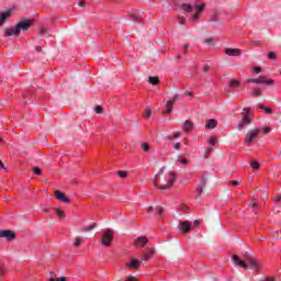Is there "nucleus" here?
Listing matches in <instances>:
<instances>
[{
	"label": "nucleus",
	"mask_w": 281,
	"mask_h": 281,
	"mask_svg": "<svg viewBox=\"0 0 281 281\" xmlns=\"http://www.w3.org/2000/svg\"><path fill=\"white\" fill-rule=\"evenodd\" d=\"M204 43H212V38L204 40Z\"/></svg>",
	"instance_id": "nucleus-62"
},
{
	"label": "nucleus",
	"mask_w": 281,
	"mask_h": 281,
	"mask_svg": "<svg viewBox=\"0 0 281 281\" xmlns=\"http://www.w3.org/2000/svg\"><path fill=\"white\" fill-rule=\"evenodd\" d=\"M195 192H196V196H195V199H199V196H201V194H203V189H201L200 187H196L195 188Z\"/></svg>",
	"instance_id": "nucleus-34"
},
{
	"label": "nucleus",
	"mask_w": 281,
	"mask_h": 281,
	"mask_svg": "<svg viewBox=\"0 0 281 281\" xmlns=\"http://www.w3.org/2000/svg\"><path fill=\"white\" fill-rule=\"evenodd\" d=\"M142 262H139L137 259L132 258L131 262L127 265L128 269H139Z\"/></svg>",
	"instance_id": "nucleus-12"
},
{
	"label": "nucleus",
	"mask_w": 281,
	"mask_h": 281,
	"mask_svg": "<svg viewBox=\"0 0 281 281\" xmlns=\"http://www.w3.org/2000/svg\"><path fill=\"white\" fill-rule=\"evenodd\" d=\"M246 82H252L255 85H262L265 82V79H262V77L250 78V79H247Z\"/></svg>",
	"instance_id": "nucleus-18"
},
{
	"label": "nucleus",
	"mask_w": 281,
	"mask_h": 281,
	"mask_svg": "<svg viewBox=\"0 0 281 281\" xmlns=\"http://www.w3.org/2000/svg\"><path fill=\"white\" fill-rule=\"evenodd\" d=\"M225 54L227 56H240V49H238V48H226Z\"/></svg>",
	"instance_id": "nucleus-11"
},
{
	"label": "nucleus",
	"mask_w": 281,
	"mask_h": 281,
	"mask_svg": "<svg viewBox=\"0 0 281 281\" xmlns=\"http://www.w3.org/2000/svg\"><path fill=\"white\" fill-rule=\"evenodd\" d=\"M156 212L158 213V216H161V214H164V210L161 209H156Z\"/></svg>",
	"instance_id": "nucleus-50"
},
{
	"label": "nucleus",
	"mask_w": 281,
	"mask_h": 281,
	"mask_svg": "<svg viewBox=\"0 0 281 281\" xmlns=\"http://www.w3.org/2000/svg\"><path fill=\"white\" fill-rule=\"evenodd\" d=\"M250 166H251L252 170H258L260 168V162L251 161Z\"/></svg>",
	"instance_id": "nucleus-28"
},
{
	"label": "nucleus",
	"mask_w": 281,
	"mask_h": 281,
	"mask_svg": "<svg viewBox=\"0 0 281 281\" xmlns=\"http://www.w3.org/2000/svg\"><path fill=\"white\" fill-rule=\"evenodd\" d=\"M280 201H281V196L279 195L276 198V203H280Z\"/></svg>",
	"instance_id": "nucleus-60"
},
{
	"label": "nucleus",
	"mask_w": 281,
	"mask_h": 281,
	"mask_svg": "<svg viewBox=\"0 0 281 281\" xmlns=\"http://www.w3.org/2000/svg\"><path fill=\"white\" fill-rule=\"evenodd\" d=\"M193 224L196 225V227H199V225H201V221L195 220V221L193 222Z\"/></svg>",
	"instance_id": "nucleus-55"
},
{
	"label": "nucleus",
	"mask_w": 281,
	"mask_h": 281,
	"mask_svg": "<svg viewBox=\"0 0 281 281\" xmlns=\"http://www.w3.org/2000/svg\"><path fill=\"white\" fill-rule=\"evenodd\" d=\"M257 109H261L262 111H265V113H267L268 115H271V113H273V110L271 108H267L262 104H257Z\"/></svg>",
	"instance_id": "nucleus-20"
},
{
	"label": "nucleus",
	"mask_w": 281,
	"mask_h": 281,
	"mask_svg": "<svg viewBox=\"0 0 281 281\" xmlns=\"http://www.w3.org/2000/svg\"><path fill=\"white\" fill-rule=\"evenodd\" d=\"M10 14H12L11 10L4 11L2 13H0V25L2 23H5V21H8V16H10Z\"/></svg>",
	"instance_id": "nucleus-14"
},
{
	"label": "nucleus",
	"mask_w": 281,
	"mask_h": 281,
	"mask_svg": "<svg viewBox=\"0 0 281 281\" xmlns=\"http://www.w3.org/2000/svg\"><path fill=\"white\" fill-rule=\"evenodd\" d=\"M95 113L100 114L102 113V106L98 105L94 108Z\"/></svg>",
	"instance_id": "nucleus-43"
},
{
	"label": "nucleus",
	"mask_w": 281,
	"mask_h": 281,
	"mask_svg": "<svg viewBox=\"0 0 281 281\" xmlns=\"http://www.w3.org/2000/svg\"><path fill=\"white\" fill-rule=\"evenodd\" d=\"M200 15L199 14H194L191 16V21H199Z\"/></svg>",
	"instance_id": "nucleus-46"
},
{
	"label": "nucleus",
	"mask_w": 281,
	"mask_h": 281,
	"mask_svg": "<svg viewBox=\"0 0 281 281\" xmlns=\"http://www.w3.org/2000/svg\"><path fill=\"white\" fill-rule=\"evenodd\" d=\"M0 170H5V165L2 161H0Z\"/></svg>",
	"instance_id": "nucleus-56"
},
{
	"label": "nucleus",
	"mask_w": 281,
	"mask_h": 281,
	"mask_svg": "<svg viewBox=\"0 0 281 281\" xmlns=\"http://www.w3.org/2000/svg\"><path fill=\"white\" fill-rule=\"evenodd\" d=\"M217 142H218V139H216V138L209 139V144H211L212 146H216Z\"/></svg>",
	"instance_id": "nucleus-38"
},
{
	"label": "nucleus",
	"mask_w": 281,
	"mask_h": 281,
	"mask_svg": "<svg viewBox=\"0 0 281 281\" xmlns=\"http://www.w3.org/2000/svg\"><path fill=\"white\" fill-rule=\"evenodd\" d=\"M111 243H113V231L111 229L103 231L101 245H103V247H111Z\"/></svg>",
	"instance_id": "nucleus-3"
},
{
	"label": "nucleus",
	"mask_w": 281,
	"mask_h": 281,
	"mask_svg": "<svg viewBox=\"0 0 281 281\" xmlns=\"http://www.w3.org/2000/svg\"><path fill=\"white\" fill-rule=\"evenodd\" d=\"M0 238H7V240H14L16 235L11 229H3L0 231Z\"/></svg>",
	"instance_id": "nucleus-6"
},
{
	"label": "nucleus",
	"mask_w": 281,
	"mask_h": 281,
	"mask_svg": "<svg viewBox=\"0 0 281 281\" xmlns=\"http://www.w3.org/2000/svg\"><path fill=\"white\" fill-rule=\"evenodd\" d=\"M203 10H205V4H195V12H203Z\"/></svg>",
	"instance_id": "nucleus-26"
},
{
	"label": "nucleus",
	"mask_w": 281,
	"mask_h": 281,
	"mask_svg": "<svg viewBox=\"0 0 281 281\" xmlns=\"http://www.w3.org/2000/svg\"><path fill=\"white\" fill-rule=\"evenodd\" d=\"M180 229L183 234H188L192 229V223L190 221L180 222L179 223Z\"/></svg>",
	"instance_id": "nucleus-7"
},
{
	"label": "nucleus",
	"mask_w": 281,
	"mask_h": 281,
	"mask_svg": "<svg viewBox=\"0 0 281 281\" xmlns=\"http://www.w3.org/2000/svg\"><path fill=\"white\" fill-rule=\"evenodd\" d=\"M32 92H30V91H25V92H23V100H25L24 101V104H27V100H30V98H32Z\"/></svg>",
	"instance_id": "nucleus-23"
},
{
	"label": "nucleus",
	"mask_w": 281,
	"mask_h": 281,
	"mask_svg": "<svg viewBox=\"0 0 281 281\" xmlns=\"http://www.w3.org/2000/svg\"><path fill=\"white\" fill-rule=\"evenodd\" d=\"M165 170H166V167H161L160 170L158 171V175H164Z\"/></svg>",
	"instance_id": "nucleus-53"
},
{
	"label": "nucleus",
	"mask_w": 281,
	"mask_h": 281,
	"mask_svg": "<svg viewBox=\"0 0 281 281\" xmlns=\"http://www.w3.org/2000/svg\"><path fill=\"white\" fill-rule=\"evenodd\" d=\"M244 256L246 258V261L240 260V257L234 255L232 257L233 263L236 265L237 267H243L244 269H249V267H251V269H258V261L254 260L251 256H249V252H246Z\"/></svg>",
	"instance_id": "nucleus-1"
},
{
	"label": "nucleus",
	"mask_w": 281,
	"mask_h": 281,
	"mask_svg": "<svg viewBox=\"0 0 281 281\" xmlns=\"http://www.w3.org/2000/svg\"><path fill=\"white\" fill-rule=\"evenodd\" d=\"M240 86V82H238L237 80H232L229 82V87H239Z\"/></svg>",
	"instance_id": "nucleus-36"
},
{
	"label": "nucleus",
	"mask_w": 281,
	"mask_h": 281,
	"mask_svg": "<svg viewBox=\"0 0 281 281\" xmlns=\"http://www.w3.org/2000/svg\"><path fill=\"white\" fill-rule=\"evenodd\" d=\"M126 281H137V279H135L133 276H130Z\"/></svg>",
	"instance_id": "nucleus-52"
},
{
	"label": "nucleus",
	"mask_w": 281,
	"mask_h": 281,
	"mask_svg": "<svg viewBox=\"0 0 281 281\" xmlns=\"http://www.w3.org/2000/svg\"><path fill=\"white\" fill-rule=\"evenodd\" d=\"M56 199H58V201H61L63 203H69V198L65 196V193L63 192H58L56 194Z\"/></svg>",
	"instance_id": "nucleus-17"
},
{
	"label": "nucleus",
	"mask_w": 281,
	"mask_h": 281,
	"mask_svg": "<svg viewBox=\"0 0 281 281\" xmlns=\"http://www.w3.org/2000/svg\"><path fill=\"white\" fill-rule=\"evenodd\" d=\"M216 126H218V121L214 119H210L206 121L205 128L213 130V128H216Z\"/></svg>",
	"instance_id": "nucleus-10"
},
{
	"label": "nucleus",
	"mask_w": 281,
	"mask_h": 281,
	"mask_svg": "<svg viewBox=\"0 0 281 281\" xmlns=\"http://www.w3.org/2000/svg\"><path fill=\"white\" fill-rule=\"evenodd\" d=\"M207 184V178L206 177H202L200 179V183L198 184V188H201L202 190H205V186Z\"/></svg>",
	"instance_id": "nucleus-22"
},
{
	"label": "nucleus",
	"mask_w": 281,
	"mask_h": 281,
	"mask_svg": "<svg viewBox=\"0 0 281 281\" xmlns=\"http://www.w3.org/2000/svg\"><path fill=\"white\" fill-rule=\"evenodd\" d=\"M144 117H146L147 120L150 119V108L145 109Z\"/></svg>",
	"instance_id": "nucleus-35"
},
{
	"label": "nucleus",
	"mask_w": 281,
	"mask_h": 281,
	"mask_svg": "<svg viewBox=\"0 0 281 281\" xmlns=\"http://www.w3.org/2000/svg\"><path fill=\"white\" fill-rule=\"evenodd\" d=\"M181 10H183V12H194V7H192V4L183 3Z\"/></svg>",
	"instance_id": "nucleus-19"
},
{
	"label": "nucleus",
	"mask_w": 281,
	"mask_h": 281,
	"mask_svg": "<svg viewBox=\"0 0 281 281\" xmlns=\"http://www.w3.org/2000/svg\"><path fill=\"white\" fill-rule=\"evenodd\" d=\"M252 95H258V97L262 95V91H260V88H255L252 90Z\"/></svg>",
	"instance_id": "nucleus-31"
},
{
	"label": "nucleus",
	"mask_w": 281,
	"mask_h": 281,
	"mask_svg": "<svg viewBox=\"0 0 281 281\" xmlns=\"http://www.w3.org/2000/svg\"><path fill=\"white\" fill-rule=\"evenodd\" d=\"M48 281H67V278L65 277H59L57 279H49Z\"/></svg>",
	"instance_id": "nucleus-41"
},
{
	"label": "nucleus",
	"mask_w": 281,
	"mask_h": 281,
	"mask_svg": "<svg viewBox=\"0 0 281 281\" xmlns=\"http://www.w3.org/2000/svg\"><path fill=\"white\" fill-rule=\"evenodd\" d=\"M173 148H175V150H179V148H181V144L180 143H176L173 145Z\"/></svg>",
	"instance_id": "nucleus-48"
},
{
	"label": "nucleus",
	"mask_w": 281,
	"mask_h": 281,
	"mask_svg": "<svg viewBox=\"0 0 281 281\" xmlns=\"http://www.w3.org/2000/svg\"><path fill=\"white\" fill-rule=\"evenodd\" d=\"M132 21H134V23H139L142 21V13L136 12L132 14Z\"/></svg>",
	"instance_id": "nucleus-21"
},
{
	"label": "nucleus",
	"mask_w": 281,
	"mask_h": 281,
	"mask_svg": "<svg viewBox=\"0 0 281 281\" xmlns=\"http://www.w3.org/2000/svg\"><path fill=\"white\" fill-rule=\"evenodd\" d=\"M56 214L59 216V218H65V212H63L60 209H56Z\"/></svg>",
	"instance_id": "nucleus-32"
},
{
	"label": "nucleus",
	"mask_w": 281,
	"mask_h": 281,
	"mask_svg": "<svg viewBox=\"0 0 281 281\" xmlns=\"http://www.w3.org/2000/svg\"><path fill=\"white\" fill-rule=\"evenodd\" d=\"M175 183L171 181V182H168L167 184L162 186V187H157V190H169V188H172Z\"/></svg>",
	"instance_id": "nucleus-24"
},
{
	"label": "nucleus",
	"mask_w": 281,
	"mask_h": 281,
	"mask_svg": "<svg viewBox=\"0 0 281 281\" xmlns=\"http://www.w3.org/2000/svg\"><path fill=\"white\" fill-rule=\"evenodd\" d=\"M135 247L137 249H139V247H144L145 245H148V238L146 237H138L135 243H134Z\"/></svg>",
	"instance_id": "nucleus-9"
},
{
	"label": "nucleus",
	"mask_w": 281,
	"mask_h": 281,
	"mask_svg": "<svg viewBox=\"0 0 281 281\" xmlns=\"http://www.w3.org/2000/svg\"><path fill=\"white\" fill-rule=\"evenodd\" d=\"M169 177H171L172 179H177V175H175V172H169Z\"/></svg>",
	"instance_id": "nucleus-54"
},
{
	"label": "nucleus",
	"mask_w": 281,
	"mask_h": 281,
	"mask_svg": "<svg viewBox=\"0 0 281 281\" xmlns=\"http://www.w3.org/2000/svg\"><path fill=\"white\" fill-rule=\"evenodd\" d=\"M119 177H121V179H125V177L127 176L126 171H119L117 172Z\"/></svg>",
	"instance_id": "nucleus-40"
},
{
	"label": "nucleus",
	"mask_w": 281,
	"mask_h": 281,
	"mask_svg": "<svg viewBox=\"0 0 281 281\" xmlns=\"http://www.w3.org/2000/svg\"><path fill=\"white\" fill-rule=\"evenodd\" d=\"M265 281H273V279H271V278H266Z\"/></svg>",
	"instance_id": "nucleus-63"
},
{
	"label": "nucleus",
	"mask_w": 281,
	"mask_h": 281,
	"mask_svg": "<svg viewBox=\"0 0 281 281\" xmlns=\"http://www.w3.org/2000/svg\"><path fill=\"white\" fill-rule=\"evenodd\" d=\"M154 254L153 250H148L147 252H145L143 255V257L140 258L142 262H147V260H150V258H153Z\"/></svg>",
	"instance_id": "nucleus-16"
},
{
	"label": "nucleus",
	"mask_w": 281,
	"mask_h": 281,
	"mask_svg": "<svg viewBox=\"0 0 281 281\" xmlns=\"http://www.w3.org/2000/svg\"><path fill=\"white\" fill-rule=\"evenodd\" d=\"M192 128H194V123H192V121H186L183 124L184 133H190Z\"/></svg>",
	"instance_id": "nucleus-15"
},
{
	"label": "nucleus",
	"mask_w": 281,
	"mask_h": 281,
	"mask_svg": "<svg viewBox=\"0 0 281 281\" xmlns=\"http://www.w3.org/2000/svg\"><path fill=\"white\" fill-rule=\"evenodd\" d=\"M85 5H86L85 0L79 1V3H78V7H79V8H85Z\"/></svg>",
	"instance_id": "nucleus-47"
},
{
	"label": "nucleus",
	"mask_w": 281,
	"mask_h": 281,
	"mask_svg": "<svg viewBox=\"0 0 281 281\" xmlns=\"http://www.w3.org/2000/svg\"><path fill=\"white\" fill-rule=\"evenodd\" d=\"M179 100V94H176L171 100L167 101L166 104V113H170L172 111V106H175V102Z\"/></svg>",
	"instance_id": "nucleus-8"
},
{
	"label": "nucleus",
	"mask_w": 281,
	"mask_h": 281,
	"mask_svg": "<svg viewBox=\"0 0 281 281\" xmlns=\"http://www.w3.org/2000/svg\"><path fill=\"white\" fill-rule=\"evenodd\" d=\"M210 23H218V20H216V18H212V19L210 20Z\"/></svg>",
	"instance_id": "nucleus-57"
},
{
	"label": "nucleus",
	"mask_w": 281,
	"mask_h": 281,
	"mask_svg": "<svg viewBox=\"0 0 281 281\" xmlns=\"http://www.w3.org/2000/svg\"><path fill=\"white\" fill-rule=\"evenodd\" d=\"M140 148L145 151L148 153L150 150V148L148 147V144L146 143H142Z\"/></svg>",
	"instance_id": "nucleus-33"
},
{
	"label": "nucleus",
	"mask_w": 281,
	"mask_h": 281,
	"mask_svg": "<svg viewBox=\"0 0 281 281\" xmlns=\"http://www.w3.org/2000/svg\"><path fill=\"white\" fill-rule=\"evenodd\" d=\"M231 186H234V187L240 186V182L238 180H233L231 181Z\"/></svg>",
	"instance_id": "nucleus-44"
},
{
	"label": "nucleus",
	"mask_w": 281,
	"mask_h": 281,
	"mask_svg": "<svg viewBox=\"0 0 281 281\" xmlns=\"http://www.w3.org/2000/svg\"><path fill=\"white\" fill-rule=\"evenodd\" d=\"M243 114V119L236 125V128H238V131H243L244 128H247L249 124H251V113L247 108H244Z\"/></svg>",
	"instance_id": "nucleus-2"
},
{
	"label": "nucleus",
	"mask_w": 281,
	"mask_h": 281,
	"mask_svg": "<svg viewBox=\"0 0 281 281\" xmlns=\"http://www.w3.org/2000/svg\"><path fill=\"white\" fill-rule=\"evenodd\" d=\"M184 95H192V93H190V92H184Z\"/></svg>",
	"instance_id": "nucleus-64"
},
{
	"label": "nucleus",
	"mask_w": 281,
	"mask_h": 281,
	"mask_svg": "<svg viewBox=\"0 0 281 281\" xmlns=\"http://www.w3.org/2000/svg\"><path fill=\"white\" fill-rule=\"evenodd\" d=\"M81 244H82V239L80 237H77L75 239L74 247H80Z\"/></svg>",
	"instance_id": "nucleus-30"
},
{
	"label": "nucleus",
	"mask_w": 281,
	"mask_h": 281,
	"mask_svg": "<svg viewBox=\"0 0 281 281\" xmlns=\"http://www.w3.org/2000/svg\"><path fill=\"white\" fill-rule=\"evenodd\" d=\"M180 162L186 165V164H188V159L183 158L182 160H180Z\"/></svg>",
	"instance_id": "nucleus-58"
},
{
	"label": "nucleus",
	"mask_w": 281,
	"mask_h": 281,
	"mask_svg": "<svg viewBox=\"0 0 281 281\" xmlns=\"http://www.w3.org/2000/svg\"><path fill=\"white\" fill-rule=\"evenodd\" d=\"M40 34H41V36H45V34H46L45 29H40Z\"/></svg>",
	"instance_id": "nucleus-49"
},
{
	"label": "nucleus",
	"mask_w": 281,
	"mask_h": 281,
	"mask_svg": "<svg viewBox=\"0 0 281 281\" xmlns=\"http://www.w3.org/2000/svg\"><path fill=\"white\" fill-rule=\"evenodd\" d=\"M19 32H16V26L8 29L4 31V36H19Z\"/></svg>",
	"instance_id": "nucleus-13"
},
{
	"label": "nucleus",
	"mask_w": 281,
	"mask_h": 281,
	"mask_svg": "<svg viewBox=\"0 0 281 281\" xmlns=\"http://www.w3.org/2000/svg\"><path fill=\"white\" fill-rule=\"evenodd\" d=\"M33 171H34V175H43V170H41V168L38 167H35Z\"/></svg>",
	"instance_id": "nucleus-39"
},
{
	"label": "nucleus",
	"mask_w": 281,
	"mask_h": 281,
	"mask_svg": "<svg viewBox=\"0 0 281 281\" xmlns=\"http://www.w3.org/2000/svg\"><path fill=\"white\" fill-rule=\"evenodd\" d=\"M254 71H255V74H261V72H262V68H260V67H255V68H254Z\"/></svg>",
	"instance_id": "nucleus-45"
},
{
	"label": "nucleus",
	"mask_w": 281,
	"mask_h": 281,
	"mask_svg": "<svg viewBox=\"0 0 281 281\" xmlns=\"http://www.w3.org/2000/svg\"><path fill=\"white\" fill-rule=\"evenodd\" d=\"M173 137H175L176 139H179V137H181V133H179V132L175 133V134H173Z\"/></svg>",
	"instance_id": "nucleus-51"
},
{
	"label": "nucleus",
	"mask_w": 281,
	"mask_h": 281,
	"mask_svg": "<svg viewBox=\"0 0 281 281\" xmlns=\"http://www.w3.org/2000/svg\"><path fill=\"white\" fill-rule=\"evenodd\" d=\"M262 85H268V87H273L276 81L273 79L263 80Z\"/></svg>",
	"instance_id": "nucleus-29"
},
{
	"label": "nucleus",
	"mask_w": 281,
	"mask_h": 281,
	"mask_svg": "<svg viewBox=\"0 0 281 281\" xmlns=\"http://www.w3.org/2000/svg\"><path fill=\"white\" fill-rule=\"evenodd\" d=\"M268 58H270V60L276 59V52H269L268 53Z\"/></svg>",
	"instance_id": "nucleus-37"
},
{
	"label": "nucleus",
	"mask_w": 281,
	"mask_h": 281,
	"mask_svg": "<svg viewBox=\"0 0 281 281\" xmlns=\"http://www.w3.org/2000/svg\"><path fill=\"white\" fill-rule=\"evenodd\" d=\"M183 47H184V54H186V49L190 47V44H183Z\"/></svg>",
	"instance_id": "nucleus-59"
},
{
	"label": "nucleus",
	"mask_w": 281,
	"mask_h": 281,
	"mask_svg": "<svg viewBox=\"0 0 281 281\" xmlns=\"http://www.w3.org/2000/svg\"><path fill=\"white\" fill-rule=\"evenodd\" d=\"M149 85H159V79L157 77H149Z\"/></svg>",
	"instance_id": "nucleus-25"
},
{
	"label": "nucleus",
	"mask_w": 281,
	"mask_h": 281,
	"mask_svg": "<svg viewBox=\"0 0 281 281\" xmlns=\"http://www.w3.org/2000/svg\"><path fill=\"white\" fill-rule=\"evenodd\" d=\"M92 229H95V224H91V225L85 226L82 228V232H91Z\"/></svg>",
	"instance_id": "nucleus-27"
},
{
	"label": "nucleus",
	"mask_w": 281,
	"mask_h": 281,
	"mask_svg": "<svg viewBox=\"0 0 281 281\" xmlns=\"http://www.w3.org/2000/svg\"><path fill=\"white\" fill-rule=\"evenodd\" d=\"M153 210H155L153 206H149L148 209H147V212L148 213H150V212H153Z\"/></svg>",
	"instance_id": "nucleus-61"
},
{
	"label": "nucleus",
	"mask_w": 281,
	"mask_h": 281,
	"mask_svg": "<svg viewBox=\"0 0 281 281\" xmlns=\"http://www.w3.org/2000/svg\"><path fill=\"white\" fill-rule=\"evenodd\" d=\"M30 27H32V21L24 20V21L19 22L15 25V32H19V34H21V31L22 32H27V30H30Z\"/></svg>",
	"instance_id": "nucleus-5"
},
{
	"label": "nucleus",
	"mask_w": 281,
	"mask_h": 281,
	"mask_svg": "<svg viewBox=\"0 0 281 281\" xmlns=\"http://www.w3.org/2000/svg\"><path fill=\"white\" fill-rule=\"evenodd\" d=\"M258 133H260V130L258 128L249 130L246 134L244 144H254V142H258Z\"/></svg>",
	"instance_id": "nucleus-4"
},
{
	"label": "nucleus",
	"mask_w": 281,
	"mask_h": 281,
	"mask_svg": "<svg viewBox=\"0 0 281 281\" xmlns=\"http://www.w3.org/2000/svg\"><path fill=\"white\" fill-rule=\"evenodd\" d=\"M262 133L263 135L271 133V127H263Z\"/></svg>",
	"instance_id": "nucleus-42"
}]
</instances>
